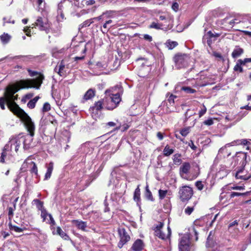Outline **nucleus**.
<instances>
[{"mask_svg": "<svg viewBox=\"0 0 251 251\" xmlns=\"http://www.w3.org/2000/svg\"><path fill=\"white\" fill-rule=\"evenodd\" d=\"M43 76H40L36 79L21 80L17 82L16 85L7 87L4 95L6 98H13L14 94L20 89H28L34 88L39 89L42 83Z\"/></svg>", "mask_w": 251, "mask_h": 251, "instance_id": "f257e3e1", "label": "nucleus"}, {"mask_svg": "<svg viewBox=\"0 0 251 251\" xmlns=\"http://www.w3.org/2000/svg\"><path fill=\"white\" fill-rule=\"evenodd\" d=\"M22 120L24 122L29 134L25 135H23L22 134L14 135L12 136L11 138L17 139V143H19V144H18L19 147L21 142H23L24 149L25 150H28L34 146L32 144V141L33 137L34 135L35 126L30 117H26L25 119Z\"/></svg>", "mask_w": 251, "mask_h": 251, "instance_id": "f03ea898", "label": "nucleus"}, {"mask_svg": "<svg viewBox=\"0 0 251 251\" xmlns=\"http://www.w3.org/2000/svg\"><path fill=\"white\" fill-rule=\"evenodd\" d=\"M118 86L107 89L105 91L106 96H109L103 100V105L105 108L109 110H112L116 108L121 100V98L119 91L116 92L117 89H119Z\"/></svg>", "mask_w": 251, "mask_h": 251, "instance_id": "7ed1b4c3", "label": "nucleus"}, {"mask_svg": "<svg viewBox=\"0 0 251 251\" xmlns=\"http://www.w3.org/2000/svg\"><path fill=\"white\" fill-rule=\"evenodd\" d=\"M17 99L18 95H14L13 98H7L8 108L15 115L20 117L22 120L25 119L26 117H29L15 102Z\"/></svg>", "mask_w": 251, "mask_h": 251, "instance_id": "20e7f679", "label": "nucleus"}, {"mask_svg": "<svg viewBox=\"0 0 251 251\" xmlns=\"http://www.w3.org/2000/svg\"><path fill=\"white\" fill-rule=\"evenodd\" d=\"M236 158L237 161L241 160V168L239 169L236 174L235 177L237 179H241L245 180H248L251 177V176H240V174H242L244 170V167L246 166L248 161L247 159V153L240 152L237 153Z\"/></svg>", "mask_w": 251, "mask_h": 251, "instance_id": "39448f33", "label": "nucleus"}, {"mask_svg": "<svg viewBox=\"0 0 251 251\" xmlns=\"http://www.w3.org/2000/svg\"><path fill=\"white\" fill-rule=\"evenodd\" d=\"M17 139H11L10 138L9 142L6 144L2 150V151L0 156V162L4 163L5 158L7 155V152L12 150V146H14V150L16 152H17L19 150V145L17 143ZM19 144V143H18Z\"/></svg>", "mask_w": 251, "mask_h": 251, "instance_id": "423d86ee", "label": "nucleus"}, {"mask_svg": "<svg viewBox=\"0 0 251 251\" xmlns=\"http://www.w3.org/2000/svg\"><path fill=\"white\" fill-rule=\"evenodd\" d=\"M190 57L186 54H177L174 57L175 66L177 69L186 67L188 65Z\"/></svg>", "mask_w": 251, "mask_h": 251, "instance_id": "0eeeda50", "label": "nucleus"}, {"mask_svg": "<svg viewBox=\"0 0 251 251\" xmlns=\"http://www.w3.org/2000/svg\"><path fill=\"white\" fill-rule=\"evenodd\" d=\"M179 195L182 202L188 201L193 195V189L188 186H184L179 188Z\"/></svg>", "mask_w": 251, "mask_h": 251, "instance_id": "6e6552de", "label": "nucleus"}, {"mask_svg": "<svg viewBox=\"0 0 251 251\" xmlns=\"http://www.w3.org/2000/svg\"><path fill=\"white\" fill-rule=\"evenodd\" d=\"M103 101L99 100L95 102L94 105L90 108L92 116L94 119H96L100 117L101 111L103 108Z\"/></svg>", "mask_w": 251, "mask_h": 251, "instance_id": "1a4fd4ad", "label": "nucleus"}, {"mask_svg": "<svg viewBox=\"0 0 251 251\" xmlns=\"http://www.w3.org/2000/svg\"><path fill=\"white\" fill-rule=\"evenodd\" d=\"M118 232L120 238V240L118 244V247L121 249L130 240V237L124 228H118Z\"/></svg>", "mask_w": 251, "mask_h": 251, "instance_id": "9d476101", "label": "nucleus"}, {"mask_svg": "<svg viewBox=\"0 0 251 251\" xmlns=\"http://www.w3.org/2000/svg\"><path fill=\"white\" fill-rule=\"evenodd\" d=\"M34 25L37 26L40 30L45 31L46 33L50 32V24L46 19H43L41 17H38Z\"/></svg>", "mask_w": 251, "mask_h": 251, "instance_id": "9b49d317", "label": "nucleus"}, {"mask_svg": "<svg viewBox=\"0 0 251 251\" xmlns=\"http://www.w3.org/2000/svg\"><path fill=\"white\" fill-rule=\"evenodd\" d=\"M240 21L237 19L231 18V17H226L223 19L221 24L226 29L231 28L236 24H238Z\"/></svg>", "mask_w": 251, "mask_h": 251, "instance_id": "f8f14e48", "label": "nucleus"}, {"mask_svg": "<svg viewBox=\"0 0 251 251\" xmlns=\"http://www.w3.org/2000/svg\"><path fill=\"white\" fill-rule=\"evenodd\" d=\"M164 226V223L159 222L158 224L154 225L152 227V229L154 231V235L161 239H166L167 238L166 235L163 233L161 229Z\"/></svg>", "mask_w": 251, "mask_h": 251, "instance_id": "ddd939ff", "label": "nucleus"}, {"mask_svg": "<svg viewBox=\"0 0 251 251\" xmlns=\"http://www.w3.org/2000/svg\"><path fill=\"white\" fill-rule=\"evenodd\" d=\"M190 241L187 236H183L179 242V251H189Z\"/></svg>", "mask_w": 251, "mask_h": 251, "instance_id": "4468645a", "label": "nucleus"}, {"mask_svg": "<svg viewBox=\"0 0 251 251\" xmlns=\"http://www.w3.org/2000/svg\"><path fill=\"white\" fill-rule=\"evenodd\" d=\"M71 138V133L68 130L63 131L59 139V141L61 145H65L70 142Z\"/></svg>", "mask_w": 251, "mask_h": 251, "instance_id": "2eb2a0df", "label": "nucleus"}, {"mask_svg": "<svg viewBox=\"0 0 251 251\" xmlns=\"http://www.w3.org/2000/svg\"><path fill=\"white\" fill-rule=\"evenodd\" d=\"M79 151L84 154H91L93 151V149L90 146L89 142H86L81 145L79 149Z\"/></svg>", "mask_w": 251, "mask_h": 251, "instance_id": "dca6fc26", "label": "nucleus"}, {"mask_svg": "<svg viewBox=\"0 0 251 251\" xmlns=\"http://www.w3.org/2000/svg\"><path fill=\"white\" fill-rule=\"evenodd\" d=\"M144 248V243L141 239H137L133 244L131 250L133 251H141Z\"/></svg>", "mask_w": 251, "mask_h": 251, "instance_id": "f3484780", "label": "nucleus"}, {"mask_svg": "<svg viewBox=\"0 0 251 251\" xmlns=\"http://www.w3.org/2000/svg\"><path fill=\"white\" fill-rule=\"evenodd\" d=\"M96 94V90L95 89H89L88 90L83 96L82 102H84L89 100L92 99Z\"/></svg>", "mask_w": 251, "mask_h": 251, "instance_id": "a211bd4d", "label": "nucleus"}, {"mask_svg": "<svg viewBox=\"0 0 251 251\" xmlns=\"http://www.w3.org/2000/svg\"><path fill=\"white\" fill-rule=\"evenodd\" d=\"M72 223L75 225L79 229H81L84 231H86V228L87 227V223L86 222L78 220H74L72 221Z\"/></svg>", "mask_w": 251, "mask_h": 251, "instance_id": "6ab92c4d", "label": "nucleus"}, {"mask_svg": "<svg viewBox=\"0 0 251 251\" xmlns=\"http://www.w3.org/2000/svg\"><path fill=\"white\" fill-rule=\"evenodd\" d=\"M52 233L53 234L59 235L61 237L65 240H68L70 239L69 236L65 232H64L59 226H57L56 227V231H55L54 228V230L52 231Z\"/></svg>", "mask_w": 251, "mask_h": 251, "instance_id": "aec40b11", "label": "nucleus"}, {"mask_svg": "<svg viewBox=\"0 0 251 251\" xmlns=\"http://www.w3.org/2000/svg\"><path fill=\"white\" fill-rule=\"evenodd\" d=\"M243 53L244 50L239 46H236L231 53V56L233 58H236L240 56Z\"/></svg>", "mask_w": 251, "mask_h": 251, "instance_id": "412c9836", "label": "nucleus"}, {"mask_svg": "<svg viewBox=\"0 0 251 251\" xmlns=\"http://www.w3.org/2000/svg\"><path fill=\"white\" fill-rule=\"evenodd\" d=\"M140 194L141 193L139 186H138L135 189L134 192L133 200L135 201L136 202L138 206H140L141 205Z\"/></svg>", "mask_w": 251, "mask_h": 251, "instance_id": "4be33fe9", "label": "nucleus"}, {"mask_svg": "<svg viewBox=\"0 0 251 251\" xmlns=\"http://www.w3.org/2000/svg\"><path fill=\"white\" fill-rule=\"evenodd\" d=\"M29 157H28L25 161V163H28L30 165L31 167L30 168V172L31 174H34L35 175L37 176L38 175V168L35 162L33 161H31L29 163L28 161L29 160Z\"/></svg>", "mask_w": 251, "mask_h": 251, "instance_id": "5701e85b", "label": "nucleus"}, {"mask_svg": "<svg viewBox=\"0 0 251 251\" xmlns=\"http://www.w3.org/2000/svg\"><path fill=\"white\" fill-rule=\"evenodd\" d=\"M248 143H250L249 141H247V139H238L236 140H234L231 142L229 144H227L226 146H235V145H248Z\"/></svg>", "mask_w": 251, "mask_h": 251, "instance_id": "b1692460", "label": "nucleus"}, {"mask_svg": "<svg viewBox=\"0 0 251 251\" xmlns=\"http://www.w3.org/2000/svg\"><path fill=\"white\" fill-rule=\"evenodd\" d=\"M47 168V170L45 175V180H48L50 177L53 169V163L52 162H50L48 165Z\"/></svg>", "mask_w": 251, "mask_h": 251, "instance_id": "393cba45", "label": "nucleus"}, {"mask_svg": "<svg viewBox=\"0 0 251 251\" xmlns=\"http://www.w3.org/2000/svg\"><path fill=\"white\" fill-rule=\"evenodd\" d=\"M245 65V64L243 60L240 59L237 60L233 69L235 71H239L240 73H242L243 72V69L242 67V66Z\"/></svg>", "mask_w": 251, "mask_h": 251, "instance_id": "a878e982", "label": "nucleus"}, {"mask_svg": "<svg viewBox=\"0 0 251 251\" xmlns=\"http://www.w3.org/2000/svg\"><path fill=\"white\" fill-rule=\"evenodd\" d=\"M106 126H112V127H114V126H116L114 129V131H116V130H120L121 127H122V125H121V123H120L118 120H117V123H115L114 122H109L108 123H107L106 124Z\"/></svg>", "mask_w": 251, "mask_h": 251, "instance_id": "bb28decb", "label": "nucleus"}, {"mask_svg": "<svg viewBox=\"0 0 251 251\" xmlns=\"http://www.w3.org/2000/svg\"><path fill=\"white\" fill-rule=\"evenodd\" d=\"M190 169V165L189 163H184L180 168V172L181 173L186 174L188 173Z\"/></svg>", "mask_w": 251, "mask_h": 251, "instance_id": "cd10ccee", "label": "nucleus"}, {"mask_svg": "<svg viewBox=\"0 0 251 251\" xmlns=\"http://www.w3.org/2000/svg\"><path fill=\"white\" fill-rule=\"evenodd\" d=\"M174 152V150L171 149L168 145H166L163 150V154L166 156H170Z\"/></svg>", "mask_w": 251, "mask_h": 251, "instance_id": "c85d7f7f", "label": "nucleus"}, {"mask_svg": "<svg viewBox=\"0 0 251 251\" xmlns=\"http://www.w3.org/2000/svg\"><path fill=\"white\" fill-rule=\"evenodd\" d=\"M32 202H33L36 205L37 208L39 210L42 211L45 209L43 206V202L39 200L34 199Z\"/></svg>", "mask_w": 251, "mask_h": 251, "instance_id": "c756f323", "label": "nucleus"}, {"mask_svg": "<svg viewBox=\"0 0 251 251\" xmlns=\"http://www.w3.org/2000/svg\"><path fill=\"white\" fill-rule=\"evenodd\" d=\"M166 45L169 50H172L178 45V43L176 41L168 40L166 43Z\"/></svg>", "mask_w": 251, "mask_h": 251, "instance_id": "7c9ffc66", "label": "nucleus"}, {"mask_svg": "<svg viewBox=\"0 0 251 251\" xmlns=\"http://www.w3.org/2000/svg\"><path fill=\"white\" fill-rule=\"evenodd\" d=\"M93 23L94 21H93V19H90L87 20L79 25L78 29L79 30H80V29L83 28L84 27H88Z\"/></svg>", "mask_w": 251, "mask_h": 251, "instance_id": "2f4dec72", "label": "nucleus"}, {"mask_svg": "<svg viewBox=\"0 0 251 251\" xmlns=\"http://www.w3.org/2000/svg\"><path fill=\"white\" fill-rule=\"evenodd\" d=\"M197 202H194L193 205L192 206H187L184 210V212L186 214L190 215L194 211V207L196 206Z\"/></svg>", "mask_w": 251, "mask_h": 251, "instance_id": "473e14b6", "label": "nucleus"}, {"mask_svg": "<svg viewBox=\"0 0 251 251\" xmlns=\"http://www.w3.org/2000/svg\"><path fill=\"white\" fill-rule=\"evenodd\" d=\"M180 157L181 155L179 153H176L173 155V160L175 164L177 165L180 164L181 162Z\"/></svg>", "mask_w": 251, "mask_h": 251, "instance_id": "72a5a7b5", "label": "nucleus"}, {"mask_svg": "<svg viewBox=\"0 0 251 251\" xmlns=\"http://www.w3.org/2000/svg\"><path fill=\"white\" fill-rule=\"evenodd\" d=\"M6 103L8 106V99L4 95V97L0 98V107L2 109H5V104Z\"/></svg>", "mask_w": 251, "mask_h": 251, "instance_id": "f704fd0d", "label": "nucleus"}, {"mask_svg": "<svg viewBox=\"0 0 251 251\" xmlns=\"http://www.w3.org/2000/svg\"><path fill=\"white\" fill-rule=\"evenodd\" d=\"M145 195L147 199L151 201H153L154 199L153 198L151 192L149 190V187L148 186H147L146 187Z\"/></svg>", "mask_w": 251, "mask_h": 251, "instance_id": "c9c22d12", "label": "nucleus"}, {"mask_svg": "<svg viewBox=\"0 0 251 251\" xmlns=\"http://www.w3.org/2000/svg\"><path fill=\"white\" fill-rule=\"evenodd\" d=\"M10 38V36L7 33H4L0 36L1 42L4 44L7 43L9 41Z\"/></svg>", "mask_w": 251, "mask_h": 251, "instance_id": "e433bc0d", "label": "nucleus"}, {"mask_svg": "<svg viewBox=\"0 0 251 251\" xmlns=\"http://www.w3.org/2000/svg\"><path fill=\"white\" fill-rule=\"evenodd\" d=\"M181 90L187 94H193L196 92V90L189 86H183Z\"/></svg>", "mask_w": 251, "mask_h": 251, "instance_id": "4c0bfd02", "label": "nucleus"}, {"mask_svg": "<svg viewBox=\"0 0 251 251\" xmlns=\"http://www.w3.org/2000/svg\"><path fill=\"white\" fill-rule=\"evenodd\" d=\"M250 194V192H246L245 193H239L235 192H232L230 194V197L231 198H234L236 196H245L248 195Z\"/></svg>", "mask_w": 251, "mask_h": 251, "instance_id": "58836bf2", "label": "nucleus"}, {"mask_svg": "<svg viewBox=\"0 0 251 251\" xmlns=\"http://www.w3.org/2000/svg\"><path fill=\"white\" fill-rule=\"evenodd\" d=\"M163 25L162 24H159L155 22H152L151 24L150 25V28H154L156 29H161L162 28Z\"/></svg>", "mask_w": 251, "mask_h": 251, "instance_id": "ea45409f", "label": "nucleus"}, {"mask_svg": "<svg viewBox=\"0 0 251 251\" xmlns=\"http://www.w3.org/2000/svg\"><path fill=\"white\" fill-rule=\"evenodd\" d=\"M115 12L114 11H106L102 13V15H103L104 19H108L110 18H112L113 17V14Z\"/></svg>", "mask_w": 251, "mask_h": 251, "instance_id": "a19ab883", "label": "nucleus"}, {"mask_svg": "<svg viewBox=\"0 0 251 251\" xmlns=\"http://www.w3.org/2000/svg\"><path fill=\"white\" fill-rule=\"evenodd\" d=\"M122 195L121 193H114L111 194V199L113 201H118L122 197Z\"/></svg>", "mask_w": 251, "mask_h": 251, "instance_id": "79ce46f5", "label": "nucleus"}, {"mask_svg": "<svg viewBox=\"0 0 251 251\" xmlns=\"http://www.w3.org/2000/svg\"><path fill=\"white\" fill-rule=\"evenodd\" d=\"M190 127H186L180 130V133L182 136L185 137L188 134V133L190 132Z\"/></svg>", "mask_w": 251, "mask_h": 251, "instance_id": "37998d69", "label": "nucleus"}, {"mask_svg": "<svg viewBox=\"0 0 251 251\" xmlns=\"http://www.w3.org/2000/svg\"><path fill=\"white\" fill-rule=\"evenodd\" d=\"M9 228L11 230H14L17 232H22L24 230L23 228L16 226H13L11 224H9Z\"/></svg>", "mask_w": 251, "mask_h": 251, "instance_id": "c03bdc74", "label": "nucleus"}, {"mask_svg": "<svg viewBox=\"0 0 251 251\" xmlns=\"http://www.w3.org/2000/svg\"><path fill=\"white\" fill-rule=\"evenodd\" d=\"M168 191L160 189L158 191L159 197L160 200H163L167 195Z\"/></svg>", "mask_w": 251, "mask_h": 251, "instance_id": "a18cd8bd", "label": "nucleus"}, {"mask_svg": "<svg viewBox=\"0 0 251 251\" xmlns=\"http://www.w3.org/2000/svg\"><path fill=\"white\" fill-rule=\"evenodd\" d=\"M59 68L58 70L57 73L60 75H62V71L63 70V69L65 68V64L64 63L63 61H62L60 64L59 65Z\"/></svg>", "mask_w": 251, "mask_h": 251, "instance_id": "49530a36", "label": "nucleus"}, {"mask_svg": "<svg viewBox=\"0 0 251 251\" xmlns=\"http://www.w3.org/2000/svg\"><path fill=\"white\" fill-rule=\"evenodd\" d=\"M41 216L43 218V221H45L47 217L49 216V215H50V214H49L45 209L41 211Z\"/></svg>", "mask_w": 251, "mask_h": 251, "instance_id": "de8ad7c7", "label": "nucleus"}, {"mask_svg": "<svg viewBox=\"0 0 251 251\" xmlns=\"http://www.w3.org/2000/svg\"><path fill=\"white\" fill-rule=\"evenodd\" d=\"M50 109V105L48 102H45L43 106L42 111L43 112H47Z\"/></svg>", "mask_w": 251, "mask_h": 251, "instance_id": "09e8293b", "label": "nucleus"}, {"mask_svg": "<svg viewBox=\"0 0 251 251\" xmlns=\"http://www.w3.org/2000/svg\"><path fill=\"white\" fill-rule=\"evenodd\" d=\"M62 7H63V2L61 1L58 5V10H57V12H58V13L60 14L62 18H63L64 17V15H63V13H62Z\"/></svg>", "mask_w": 251, "mask_h": 251, "instance_id": "8fccbe9b", "label": "nucleus"}, {"mask_svg": "<svg viewBox=\"0 0 251 251\" xmlns=\"http://www.w3.org/2000/svg\"><path fill=\"white\" fill-rule=\"evenodd\" d=\"M195 185L199 190H201L203 188V185L201 181H197L195 183Z\"/></svg>", "mask_w": 251, "mask_h": 251, "instance_id": "3c124183", "label": "nucleus"}, {"mask_svg": "<svg viewBox=\"0 0 251 251\" xmlns=\"http://www.w3.org/2000/svg\"><path fill=\"white\" fill-rule=\"evenodd\" d=\"M33 95L34 94L33 93H28L25 96L24 98L22 100V101H24V102H25L26 100L30 99L33 97Z\"/></svg>", "mask_w": 251, "mask_h": 251, "instance_id": "603ef678", "label": "nucleus"}, {"mask_svg": "<svg viewBox=\"0 0 251 251\" xmlns=\"http://www.w3.org/2000/svg\"><path fill=\"white\" fill-rule=\"evenodd\" d=\"M102 26L103 28V30L101 29V31H102V32L103 33H107L109 29H110V27H108V25L105 22V23Z\"/></svg>", "mask_w": 251, "mask_h": 251, "instance_id": "864d4df0", "label": "nucleus"}, {"mask_svg": "<svg viewBox=\"0 0 251 251\" xmlns=\"http://www.w3.org/2000/svg\"><path fill=\"white\" fill-rule=\"evenodd\" d=\"M35 103L32 100H30L27 103V106L28 108L30 109H32L35 107Z\"/></svg>", "mask_w": 251, "mask_h": 251, "instance_id": "5fc2aeb1", "label": "nucleus"}, {"mask_svg": "<svg viewBox=\"0 0 251 251\" xmlns=\"http://www.w3.org/2000/svg\"><path fill=\"white\" fill-rule=\"evenodd\" d=\"M213 120L212 119H208V120H205L203 122V124L207 126H211L213 124Z\"/></svg>", "mask_w": 251, "mask_h": 251, "instance_id": "6e6d98bb", "label": "nucleus"}, {"mask_svg": "<svg viewBox=\"0 0 251 251\" xmlns=\"http://www.w3.org/2000/svg\"><path fill=\"white\" fill-rule=\"evenodd\" d=\"M178 8H179V4L177 2H175L172 4V8L175 11H176V12L177 11V10H178Z\"/></svg>", "mask_w": 251, "mask_h": 251, "instance_id": "4d7b16f0", "label": "nucleus"}, {"mask_svg": "<svg viewBox=\"0 0 251 251\" xmlns=\"http://www.w3.org/2000/svg\"><path fill=\"white\" fill-rule=\"evenodd\" d=\"M70 1L71 2L74 1L73 4L75 6H77V7L79 6V0H64L63 2H66L67 1Z\"/></svg>", "mask_w": 251, "mask_h": 251, "instance_id": "13d9d810", "label": "nucleus"}, {"mask_svg": "<svg viewBox=\"0 0 251 251\" xmlns=\"http://www.w3.org/2000/svg\"><path fill=\"white\" fill-rule=\"evenodd\" d=\"M175 98H176V96L173 95V94H171L169 98H168V101L170 102V104L174 103V99Z\"/></svg>", "mask_w": 251, "mask_h": 251, "instance_id": "bf43d9fd", "label": "nucleus"}, {"mask_svg": "<svg viewBox=\"0 0 251 251\" xmlns=\"http://www.w3.org/2000/svg\"><path fill=\"white\" fill-rule=\"evenodd\" d=\"M16 209V207L13 208L9 207L8 208V216L9 217H13V211Z\"/></svg>", "mask_w": 251, "mask_h": 251, "instance_id": "052dcab7", "label": "nucleus"}, {"mask_svg": "<svg viewBox=\"0 0 251 251\" xmlns=\"http://www.w3.org/2000/svg\"><path fill=\"white\" fill-rule=\"evenodd\" d=\"M231 189L233 190H245V186H235L234 187H232Z\"/></svg>", "mask_w": 251, "mask_h": 251, "instance_id": "680f3d73", "label": "nucleus"}, {"mask_svg": "<svg viewBox=\"0 0 251 251\" xmlns=\"http://www.w3.org/2000/svg\"><path fill=\"white\" fill-rule=\"evenodd\" d=\"M27 72L29 73V75L31 76H34L38 74V73L36 71H32L30 69H27Z\"/></svg>", "mask_w": 251, "mask_h": 251, "instance_id": "e2e57ef3", "label": "nucleus"}, {"mask_svg": "<svg viewBox=\"0 0 251 251\" xmlns=\"http://www.w3.org/2000/svg\"><path fill=\"white\" fill-rule=\"evenodd\" d=\"M206 108L204 106H203V108L201 109L199 111V117H201L202 116H203L206 113Z\"/></svg>", "mask_w": 251, "mask_h": 251, "instance_id": "0e129e2a", "label": "nucleus"}, {"mask_svg": "<svg viewBox=\"0 0 251 251\" xmlns=\"http://www.w3.org/2000/svg\"><path fill=\"white\" fill-rule=\"evenodd\" d=\"M144 39L149 42H151L152 40V37L148 34H144Z\"/></svg>", "mask_w": 251, "mask_h": 251, "instance_id": "69168bd1", "label": "nucleus"}, {"mask_svg": "<svg viewBox=\"0 0 251 251\" xmlns=\"http://www.w3.org/2000/svg\"><path fill=\"white\" fill-rule=\"evenodd\" d=\"M188 145L193 150L195 151L197 148V147L194 145V142L192 140H191L190 142L189 143Z\"/></svg>", "mask_w": 251, "mask_h": 251, "instance_id": "338daca9", "label": "nucleus"}, {"mask_svg": "<svg viewBox=\"0 0 251 251\" xmlns=\"http://www.w3.org/2000/svg\"><path fill=\"white\" fill-rule=\"evenodd\" d=\"M248 112L247 111H241L239 113V116L242 118L247 115Z\"/></svg>", "mask_w": 251, "mask_h": 251, "instance_id": "774afa93", "label": "nucleus"}]
</instances>
